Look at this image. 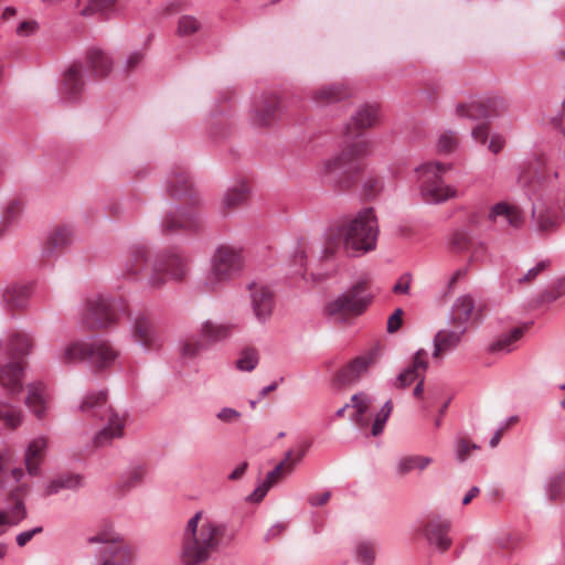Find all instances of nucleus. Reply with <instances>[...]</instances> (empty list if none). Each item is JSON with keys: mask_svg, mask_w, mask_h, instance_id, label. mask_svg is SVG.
Segmentation results:
<instances>
[{"mask_svg": "<svg viewBox=\"0 0 565 565\" xmlns=\"http://www.w3.org/2000/svg\"><path fill=\"white\" fill-rule=\"evenodd\" d=\"M236 531L224 522L195 512L183 530L180 561L183 565H201L207 562L220 547L230 545Z\"/></svg>", "mask_w": 565, "mask_h": 565, "instance_id": "f257e3e1", "label": "nucleus"}, {"mask_svg": "<svg viewBox=\"0 0 565 565\" xmlns=\"http://www.w3.org/2000/svg\"><path fill=\"white\" fill-rule=\"evenodd\" d=\"M201 28V22L193 15H182L178 22V34L181 36H188Z\"/></svg>", "mask_w": 565, "mask_h": 565, "instance_id": "4d7b16f0", "label": "nucleus"}, {"mask_svg": "<svg viewBox=\"0 0 565 565\" xmlns=\"http://www.w3.org/2000/svg\"><path fill=\"white\" fill-rule=\"evenodd\" d=\"M241 416V413L232 407H223L216 414V418L225 424L236 423Z\"/></svg>", "mask_w": 565, "mask_h": 565, "instance_id": "69168bd1", "label": "nucleus"}, {"mask_svg": "<svg viewBox=\"0 0 565 565\" xmlns=\"http://www.w3.org/2000/svg\"><path fill=\"white\" fill-rule=\"evenodd\" d=\"M201 224V214L196 210L175 207L162 216L159 226L163 235H171L179 232H196Z\"/></svg>", "mask_w": 565, "mask_h": 565, "instance_id": "2eb2a0df", "label": "nucleus"}, {"mask_svg": "<svg viewBox=\"0 0 565 565\" xmlns=\"http://www.w3.org/2000/svg\"><path fill=\"white\" fill-rule=\"evenodd\" d=\"M352 88L343 83H333L315 90L311 98L316 104H331L350 97Z\"/></svg>", "mask_w": 565, "mask_h": 565, "instance_id": "cd10ccee", "label": "nucleus"}, {"mask_svg": "<svg viewBox=\"0 0 565 565\" xmlns=\"http://www.w3.org/2000/svg\"><path fill=\"white\" fill-rule=\"evenodd\" d=\"M249 188L243 180L228 188L221 200L223 211L242 205L248 196Z\"/></svg>", "mask_w": 565, "mask_h": 565, "instance_id": "4c0bfd02", "label": "nucleus"}, {"mask_svg": "<svg viewBox=\"0 0 565 565\" xmlns=\"http://www.w3.org/2000/svg\"><path fill=\"white\" fill-rule=\"evenodd\" d=\"M25 477V472L22 468H13L8 476L3 479H0L1 482H4V490L10 487L11 492L14 495H19L28 490L26 483H23L22 480Z\"/></svg>", "mask_w": 565, "mask_h": 565, "instance_id": "de8ad7c7", "label": "nucleus"}, {"mask_svg": "<svg viewBox=\"0 0 565 565\" xmlns=\"http://www.w3.org/2000/svg\"><path fill=\"white\" fill-rule=\"evenodd\" d=\"M292 472H287L286 468L284 467V463H278L271 471H269L265 478V480L274 486L279 480L284 479L285 477L291 475Z\"/></svg>", "mask_w": 565, "mask_h": 565, "instance_id": "338daca9", "label": "nucleus"}, {"mask_svg": "<svg viewBox=\"0 0 565 565\" xmlns=\"http://www.w3.org/2000/svg\"><path fill=\"white\" fill-rule=\"evenodd\" d=\"M379 118V106L375 104H365L361 106L354 115L351 117V121L348 124L352 129V126L360 130L366 129L375 125Z\"/></svg>", "mask_w": 565, "mask_h": 565, "instance_id": "e433bc0d", "label": "nucleus"}, {"mask_svg": "<svg viewBox=\"0 0 565 565\" xmlns=\"http://www.w3.org/2000/svg\"><path fill=\"white\" fill-rule=\"evenodd\" d=\"M307 447L306 445H300L296 450L289 449L286 451L284 460L279 463H284L287 472H294L297 465L300 463L306 456Z\"/></svg>", "mask_w": 565, "mask_h": 565, "instance_id": "5fc2aeb1", "label": "nucleus"}, {"mask_svg": "<svg viewBox=\"0 0 565 565\" xmlns=\"http://www.w3.org/2000/svg\"><path fill=\"white\" fill-rule=\"evenodd\" d=\"M24 365L20 361H10L0 367V387L10 396L23 390Z\"/></svg>", "mask_w": 565, "mask_h": 565, "instance_id": "aec40b11", "label": "nucleus"}, {"mask_svg": "<svg viewBox=\"0 0 565 565\" xmlns=\"http://www.w3.org/2000/svg\"><path fill=\"white\" fill-rule=\"evenodd\" d=\"M31 295V287L29 285H12L3 291V301L10 309L24 308Z\"/></svg>", "mask_w": 565, "mask_h": 565, "instance_id": "f704fd0d", "label": "nucleus"}, {"mask_svg": "<svg viewBox=\"0 0 565 565\" xmlns=\"http://www.w3.org/2000/svg\"><path fill=\"white\" fill-rule=\"evenodd\" d=\"M22 212V203L19 200H12L10 201L7 206L4 207V211L0 213L2 215L3 220L7 223V227L12 223V221L20 215Z\"/></svg>", "mask_w": 565, "mask_h": 565, "instance_id": "052dcab7", "label": "nucleus"}, {"mask_svg": "<svg viewBox=\"0 0 565 565\" xmlns=\"http://www.w3.org/2000/svg\"><path fill=\"white\" fill-rule=\"evenodd\" d=\"M525 328L516 327L499 335L489 347L492 353H510L516 348V342L523 337Z\"/></svg>", "mask_w": 565, "mask_h": 565, "instance_id": "c9c22d12", "label": "nucleus"}, {"mask_svg": "<svg viewBox=\"0 0 565 565\" xmlns=\"http://www.w3.org/2000/svg\"><path fill=\"white\" fill-rule=\"evenodd\" d=\"M83 486V478L79 475H62L51 480L45 487V494L52 495L63 489H78Z\"/></svg>", "mask_w": 565, "mask_h": 565, "instance_id": "58836bf2", "label": "nucleus"}, {"mask_svg": "<svg viewBox=\"0 0 565 565\" xmlns=\"http://www.w3.org/2000/svg\"><path fill=\"white\" fill-rule=\"evenodd\" d=\"M207 347L204 342L199 338H188L180 343V354L185 359H193L203 350H206Z\"/></svg>", "mask_w": 565, "mask_h": 565, "instance_id": "3c124183", "label": "nucleus"}, {"mask_svg": "<svg viewBox=\"0 0 565 565\" xmlns=\"http://www.w3.org/2000/svg\"><path fill=\"white\" fill-rule=\"evenodd\" d=\"M130 337L146 352L159 350L164 340L158 323L145 315L131 321Z\"/></svg>", "mask_w": 565, "mask_h": 565, "instance_id": "4468645a", "label": "nucleus"}, {"mask_svg": "<svg viewBox=\"0 0 565 565\" xmlns=\"http://www.w3.org/2000/svg\"><path fill=\"white\" fill-rule=\"evenodd\" d=\"M84 88L83 65L79 62H74L68 65L62 74V79L58 85V97L62 103L74 104L82 98Z\"/></svg>", "mask_w": 565, "mask_h": 565, "instance_id": "dca6fc26", "label": "nucleus"}, {"mask_svg": "<svg viewBox=\"0 0 565 565\" xmlns=\"http://www.w3.org/2000/svg\"><path fill=\"white\" fill-rule=\"evenodd\" d=\"M479 448L477 444L463 437H457L454 441L455 457L460 463L465 462L470 457L471 452Z\"/></svg>", "mask_w": 565, "mask_h": 565, "instance_id": "8fccbe9b", "label": "nucleus"}, {"mask_svg": "<svg viewBox=\"0 0 565 565\" xmlns=\"http://www.w3.org/2000/svg\"><path fill=\"white\" fill-rule=\"evenodd\" d=\"M475 310V300L470 295L459 296L448 315V322L454 327H466Z\"/></svg>", "mask_w": 565, "mask_h": 565, "instance_id": "bb28decb", "label": "nucleus"}, {"mask_svg": "<svg viewBox=\"0 0 565 565\" xmlns=\"http://www.w3.org/2000/svg\"><path fill=\"white\" fill-rule=\"evenodd\" d=\"M257 364H258V354L253 349L243 351L236 361V367L243 372L253 371Z\"/></svg>", "mask_w": 565, "mask_h": 565, "instance_id": "6e6d98bb", "label": "nucleus"}, {"mask_svg": "<svg viewBox=\"0 0 565 565\" xmlns=\"http://www.w3.org/2000/svg\"><path fill=\"white\" fill-rule=\"evenodd\" d=\"M23 415L20 408L0 401V422L9 428H17L22 424Z\"/></svg>", "mask_w": 565, "mask_h": 565, "instance_id": "49530a36", "label": "nucleus"}, {"mask_svg": "<svg viewBox=\"0 0 565 565\" xmlns=\"http://www.w3.org/2000/svg\"><path fill=\"white\" fill-rule=\"evenodd\" d=\"M466 327H455L454 329H441L439 330L433 340V358L440 359L443 354L454 351L461 342V338L465 334Z\"/></svg>", "mask_w": 565, "mask_h": 565, "instance_id": "b1692460", "label": "nucleus"}, {"mask_svg": "<svg viewBox=\"0 0 565 565\" xmlns=\"http://www.w3.org/2000/svg\"><path fill=\"white\" fill-rule=\"evenodd\" d=\"M79 409L93 417L106 420L105 426L93 437L95 447L110 445L115 439L124 436L126 427L125 413L114 409L107 402V392H90L82 401Z\"/></svg>", "mask_w": 565, "mask_h": 565, "instance_id": "39448f33", "label": "nucleus"}, {"mask_svg": "<svg viewBox=\"0 0 565 565\" xmlns=\"http://www.w3.org/2000/svg\"><path fill=\"white\" fill-rule=\"evenodd\" d=\"M564 482L565 477L562 473H558L550 478V480L545 484L546 495L548 497L550 500L555 501L562 495Z\"/></svg>", "mask_w": 565, "mask_h": 565, "instance_id": "bf43d9fd", "label": "nucleus"}, {"mask_svg": "<svg viewBox=\"0 0 565 565\" xmlns=\"http://www.w3.org/2000/svg\"><path fill=\"white\" fill-rule=\"evenodd\" d=\"M26 516V511L22 502H18L9 511L0 510V535L4 533V526L18 525Z\"/></svg>", "mask_w": 565, "mask_h": 565, "instance_id": "37998d69", "label": "nucleus"}, {"mask_svg": "<svg viewBox=\"0 0 565 565\" xmlns=\"http://www.w3.org/2000/svg\"><path fill=\"white\" fill-rule=\"evenodd\" d=\"M232 326L226 322L206 319L198 328V337L210 348L231 337Z\"/></svg>", "mask_w": 565, "mask_h": 565, "instance_id": "393cba45", "label": "nucleus"}, {"mask_svg": "<svg viewBox=\"0 0 565 565\" xmlns=\"http://www.w3.org/2000/svg\"><path fill=\"white\" fill-rule=\"evenodd\" d=\"M120 0H89L87 6L81 11V15L90 17L99 13L110 17L116 12V6Z\"/></svg>", "mask_w": 565, "mask_h": 565, "instance_id": "79ce46f5", "label": "nucleus"}, {"mask_svg": "<svg viewBox=\"0 0 565 565\" xmlns=\"http://www.w3.org/2000/svg\"><path fill=\"white\" fill-rule=\"evenodd\" d=\"M393 403L392 401H386L382 408L376 413L374 422L372 424L371 434L376 437L381 435L384 430V427L392 414Z\"/></svg>", "mask_w": 565, "mask_h": 565, "instance_id": "603ef678", "label": "nucleus"}, {"mask_svg": "<svg viewBox=\"0 0 565 565\" xmlns=\"http://www.w3.org/2000/svg\"><path fill=\"white\" fill-rule=\"evenodd\" d=\"M119 320L115 301L107 295L97 294L89 297L82 316V323L88 330L109 328Z\"/></svg>", "mask_w": 565, "mask_h": 565, "instance_id": "9b49d317", "label": "nucleus"}, {"mask_svg": "<svg viewBox=\"0 0 565 565\" xmlns=\"http://www.w3.org/2000/svg\"><path fill=\"white\" fill-rule=\"evenodd\" d=\"M381 351L379 347H373L364 354L359 355L351 361L339 373V380L343 384H354L362 376H364L369 370L374 366L380 359Z\"/></svg>", "mask_w": 565, "mask_h": 565, "instance_id": "a211bd4d", "label": "nucleus"}, {"mask_svg": "<svg viewBox=\"0 0 565 565\" xmlns=\"http://www.w3.org/2000/svg\"><path fill=\"white\" fill-rule=\"evenodd\" d=\"M376 557V545L371 541H361L354 547V561L360 565H373Z\"/></svg>", "mask_w": 565, "mask_h": 565, "instance_id": "c03bdc74", "label": "nucleus"}, {"mask_svg": "<svg viewBox=\"0 0 565 565\" xmlns=\"http://www.w3.org/2000/svg\"><path fill=\"white\" fill-rule=\"evenodd\" d=\"M118 358V352L102 339L76 340L65 344L57 354L61 364L68 365L88 361L97 370L109 367Z\"/></svg>", "mask_w": 565, "mask_h": 565, "instance_id": "0eeeda50", "label": "nucleus"}, {"mask_svg": "<svg viewBox=\"0 0 565 565\" xmlns=\"http://www.w3.org/2000/svg\"><path fill=\"white\" fill-rule=\"evenodd\" d=\"M565 295V275L555 281L553 289L546 292L545 298L547 301H555Z\"/></svg>", "mask_w": 565, "mask_h": 565, "instance_id": "774afa93", "label": "nucleus"}, {"mask_svg": "<svg viewBox=\"0 0 565 565\" xmlns=\"http://www.w3.org/2000/svg\"><path fill=\"white\" fill-rule=\"evenodd\" d=\"M167 192L172 198H181L191 189L190 178L183 168L172 170L166 181Z\"/></svg>", "mask_w": 565, "mask_h": 565, "instance_id": "2f4dec72", "label": "nucleus"}, {"mask_svg": "<svg viewBox=\"0 0 565 565\" xmlns=\"http://www.w3.org/2000/svg\"><path fill=\"white\" fill-rule=\"evenodd\" d=\"M450 527L451 523L449 520L434 518L423 525L420 532L430 546L443 553L451 545V539L449 536Z\"/></svg>", "mask_w": 565, "mask_h": 565, "instance_id": "6ab92c4d", "label": "nucleus"}, {"mask_svg": "<svg viewBox=\"0 0 565 565\" xmlns=\"http://www.w3.org/2000/svg\"><path fill=\"white\" fill-rule=\"evenodd\" d=\"M449 248L455 253H462L470 245V236L465 231H456L448 241Z\"/></svg>", "mask_w": 565, "mask_h": 565, "instance_id": "13d9d810", "label": "nucleus"}, {"mask_svg": "<svg viewBox=\"0 0 565 565\" xmlns=\"http://www.w3.org/2000/svg\"><path fill=\"white\" fill-rule=\"evenodd\" d=\"M345 130L340 152L321 162L319 175L324 182L348 188L363 171V159L371 154L373 142L363 134H355L350 125Z\"/></svg>", "mask_w": 565, "mask_h": 565, "instance_id": "7ed1b4c3", "label": "nucleus"}, {"mask_svg": "<svg viewBox=\"0 0 565 565\" xmlns=\"http://www.w3.org/2000/svg\"><path fill=\"white\" fill-rule=\"evenodd\" d=\"M487 118H499L510 110V103L501 96H492L484 100Z\"/></svg>", "mask_w": 565, "mask_h": 565, "instance_id": "09e8293b", "label": "nucleus"}, {"mask_svg": "<svg viewBox=\"0 0 565 565\" xmlns=\"http://www.w3.org/2000/svg\"><path fill=\"white\" fill-rule=\"evenodd\" d=\"M47 447L49 439L45 436H38L28 443L24 449L23 461L30 476H38L40 473Z\"/></svg>", "mask_w": 565, "mask_h": 565, "instance_id": "4be33fe9", "label": "nucleus"}, {"mask_svg": "<svg viewBox=\"0 0 565 565\" xmlns=\"http://www.w3.org/2000/svg\"><path fill=\"white\" fill-rule=\"evenodd\" d=\"M87 542L104 544L100 550V565H130L131 551L117 533L103 532L89 536Z\"/></svg>", "mask_w": 565, "mask_h": 565, "instance_id": "f8f14e48", "label": "nucleus"}, {"mask_svg": "<svg viewBox=\"0 0 565 565\" xmlns=\"http://www.w3.org/2000/svg\"><path fill=\"white\" fill-rule=\"evenodd\" d=\"M156 256H153L150 248L142 244L130 246L121 256L117 276L119 279L132 282H147V275L151 269V264Z\"/></svg>", "mask_w": 565, "mask_h": 565, "instance_id": "9d476101", "label": "nucleus"}, {"mask_svg": "<svg viewBox=\"0 0 565 565\" xmlns=\"http://www.w3.org/2000/svg\"><path fill=\"white\" fill-rule=\"evenodd\" d=\"M190 271V257L179 248H169L156 255L147 275V286L151 289H160L168 281L181 282Z\"/></svg>", "mask_w": 565, "mask_h": 565, "instance_id": "6e6552de", "label": "nucleus"}, {"mask_svg": "<svg viewBox=\"0 0 565 565\" xmlns=\"http://www.w3.org/2000/svg\"><path fill=\"white\" fill-rule=\"evenodd\" d=\"M75 239V230L71 224H58L51 232L46 243L42 247V255L52 257L57 252L67 248Z\"/></svg>", "mask_w": 565, "mask_h": 565, "instance_id": "412c9836", "label": "nucleus"}, {"mask_svg": "<svg viewBox=\"0 0 565 565\" xmlns=\"http://www.w3.org/2000/svg\"><path fill=\"white\" fill-rule=\"evenodd\" d=\"M379 224L373 209H363L353 217L331 225L324 235L323 255L333 257L342 250L349 257H358L376 248Z\"/></svg>", "mask_w": 565, "mask_h": 565, "instance_id": "f03ea898", "label": "nucleus"}, {"mask_svg": "<svg viewBox=\"0 0 565 565\" xmlns=\"http://www.w3.org/2000/svg\"><path fill=\"white\" fill-rule=\"evenodd\" d=\"M413 276L411 273H404L401 275L393 286V292L397 295H407L411 289Z\"/></svg>", "mask_w": 565, "mask_h": 565, "instance_id": "680f3d73", "label": "nucleus"}, {"mask_svg": "<svg viewBox=\"0 0 565 565\" xmlns=\"http://www.w3.org/2000/svg\"><path fill=\"white\" fill-rule=\"evenodd\" d=\"M520 537L512 533H504L497 537V545L503 550H515L520 543Z\"/></svg>", "mask_w": 565, "mask_h": 565, "instance_id": "0e129e2a", "label": "nucleus"}, {"mask_svg": "<svg viewBox=\"0 0 565 565\" xmlns=\"http://www.w3.org/2000/svg\"><path fill=\"white\" fill-rule=\"evenodd\" d=\"M433 458L428 456L411 455L402 457L397 462V472L407 475L414 470L424 471L430 463Z\"/></svg>", "mask_w": 565, "mask_h": 565, "instance_id": "ea45409f", "label": "nucleus"}, {"mask_svg": "<svg viewBox=\"0 0 565 565\" xmlns=\"http://www.w3.org/2000/svg\"><path fill=\"white\" fill-rule=\"evenodd\" d=\"M365 284L360 281L326 306V313L329 317L342 318L347 315H361L366 308L369 300L363 295Z\"/></svg>", "mask_w": 565, "mask_h": 565, "instance_id": "ddd939ff", "label": "nucleus"}, {"mask_svg": "<svg viewBox=\"0 0 565 565\" xmlns=\"http://www.w3.org/2000/svg\"><path fill=\"white\" fill-rule=\"evenodd\" d=\"M456 116L471 120H479L487 118V110L484 109V102L471 100L469 103H461L456 106Z\"/></svg>", "mask_w": 565, "mask_h": 565, "instance_id": "a19ab883", "label": "nucleus"}, {"mask_svg": "<svg viewBox=\"0 0 565 565\" xmlns=\"http://www.w3.org/2000/svg\"><path fill=\"white\" fill-rule=\"evenodd\" d=\"M459 146V139L457 137V134L451 130H447L443 132L436 142V148L439 153H451L454 152Z\"/></svg>", "mask_w": 565, "mask_h": 565, "instance_id": "864d4df0", "label": "nucleus"}, {"mask_svg": "<svg viewBox=\"0 0 565 565\" xmlns=\"http://www.w3.org/2000/svg\"><path fill=\"white\" fill-rule=\"evenodd\" d=\"M489 220L499 225H509L519 228L524 223L522 211L505 202L497 203L489 212Z\"/></svg>", "mask_w": 565, "mask_h": 565, "instance_id": "a878e982", "label": "nucleus"}, {"mask_svg": "<svg viewBox=\"0 0 565 565\" xmlns=\"http://www.w3.org/2000/svg\"><path fill=\"white\" fill-rule=\"evenodd\" d=\"M32 347L33 341L29 334L15 332L8 339L4 352L12 359V361H17V359L28 355L31 352Z\"/></svg>", "mask_w": 565, "mask_h": 565, "instance_id": "7c9ffc66", "label": "nucleus"}, {"mask_svg": "<svg viewBox=\"0 0 565 565\" xmlns=\"http://www.w3.org/2000/svg\"><path fill=\"white\" fill-rule=\"evenodd\" d=\"M86 64L95 78H105L113 67L110 56L98 49H93L87 52Z\"/></svg>", "mask_w": 565, "mask_h": 565, "instance_id": "c756f323", "label": "nucleus"}, {"mask_svg": "<svg viewBox=\"0 0 565 565\" xmlns=\"http://www.w3.org/2000/svg\"><path fill=\"white\" fill-rule=\"evenodd\" d=\"M39 31V23L35 20L21 21L17 26V34L21 38H26L35 34Z\"/></svg>", "mask_w": 565, "mask_h": 565, "instance_id": "e2e57ef3", "label": "nucleus"}, {"mask_svg": "<svg viewBox=\"0 0 565 565\" xmlns=\"http://www.w3.org/2000/svg\"><path fill=\"white\" fill-rule=\"evenodd\" d=\"M565 164V146L559 150L558 163L556 167L545 166L542 171L537 172L536 181L540 185V193L527 192L532 200V226L539 234H547L555 232L564 222V214L559 211L556 203L544 200L543 194L556 195L561 191L558 168Z\"/></svg>", "mask_w": 565, "mask_h": 565, "instance_id": "20e7f679", "label": "nucleus"}, {"mask_svg": "<svg viewBox=\"0 0 565 565\" xmlns=\"http://www.w3.org/2000/svg\"><path fill=\"white\" fill-rule=\"evenodd\" d=\"M243 250L228 244L218 245L210 258V268L199 282L202 292H215L224 284L239 276L244 269Z\"/></svg>", "mask_w": 565, "mask_h": 565, "instance_id": "423d86ee", "label": "nucleus"}, {"mask_svg": "<svg viewBox=\"0 0 565 565\" xmlns=\"http://www.w3.org/2000/svg\"><path fill=\"white\" fill-rule=\"evenodd\" d=\"M451 169L450 163L425 162L415 169L420 194L427 203H440L457 195V190L446 185L443 175Z\"/></svg>", "mask_w": 565, "mask_h": 565, "instance_id": "1a4fd4ad", "label": "nucleus"}, {"mask_svg": "<svg viewBox=\"0 0 565 565\" xmlns=\"http://www.w3.org/2000/svg\"><path fill=\"white\" fill-rule=\"evenodd\" d=\"M373 402L374 397L364 392L356 393L351 397V407L355 409L352 420L360 429H364L369 426L366 414Z\"/></svg>", "mask_w": 565, "mask_h": 565, "instance_id": "473e14b6", "label": "nucleus"}, {"mask_svg": "<svg viewBox=\"0 0 565 565\" xmlns=\"http://www.w3.org/2000/svg\"><path fill=\"white\" fill-rule=\"evenodd\" d=\"M146 473L147 469L143 465L131 466L120 478L121 488L128 490L137 488L143 482Z\"/></svg>", "mask_w": 565, "mask_h": 565, "instance_id": "a18cd8bd", "label": "nucleus"}, {"mask_svg": "<svg viewBox=\"0 0 565 565\" xmlns=\"http://www.w3.org/2000/svg\"><path fill=\"white\" fill-rule=\"evenodd\" d=\"M248 289L253 316L259 324L265 326L273 316L275 307L274 292L262 282H252Z\"/></svg>", "mask_w": 565, "mask_h": 565, "instance_id": "f3484780", "label": "nucleus"}, {"mask_svg": "<svg viewBox=\"0 0 565 565\" xmlns=\"http://www.w3.org/2000/svg\"><path fill=\"white\" fill-rule=\"evenodd\" d=\"M427 367L428 353L426 350L420 349L415 353L412 364L401 372L395 379L393 383L394 387L404 388L409 386L416 380L423 379Z\"/></svg>", "mask_w": 565, "mask_h": 565, "instance_id": "5701e85b", "label": "nucleus"}, {"mask_svg": "<svg viewBox=\"0 0 565 565\" xmlns=\"http://www.w3.org/2000/svg\"><path fill=\"white\" fill-rule=\"evenodd\" d=\"M25 405L36 418L42 419L45 416L47 411V394L43 384L32 383L28 385Z\"/></svg>", "mask_w": 565, "mask_h": 565, "instance_id": "c85d7f7f", "label": "nucleus"}, {"mask_svg": "<svg viewBox=\"0 0 565 565\" xmlns=\"http://www.w3.org/2000/svg\"><path fill=\"white\" fill-rule=\"evenodd\" d=\"M278 99L275 96L262 98L254 106V124L258 126H267L275 118L278 110Z\"/></svg>", "mask_w": 565, "mask_h": 565, "instance_id": "72a5a7b5", "label": "nucleus"}]
</instances>
